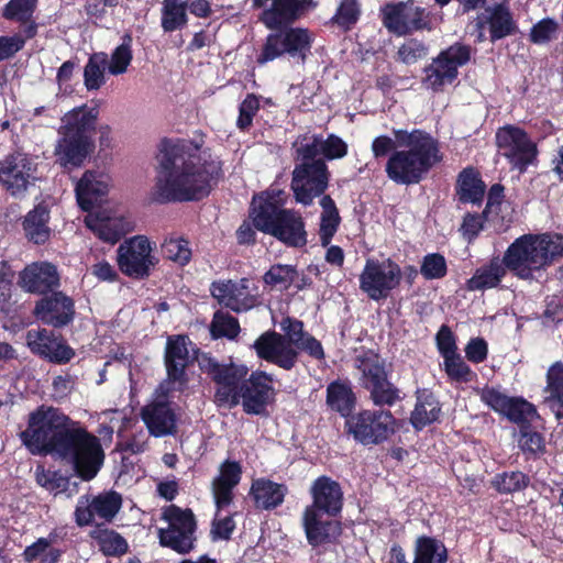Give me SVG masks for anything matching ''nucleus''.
Instances as JSON below:
<instances>
[{"label": "nucleus", "instance_id": "2f4dec72", "mask_svg": "<svg viewBox=\"0 0 563 563\" xmlns=\"http://www.w3.org/2000/svg\"><path fill=\"white\" fill-rule=\"evenodd\" d=\"M273 394V378L265 372H254L241 394L244 410L249 413H261Z\"/></svg>", "mask_w": 563, "mask_h": 563}, {"label": "nucleus", "instance_id": "0e129e2a", "mask_svg": "<svg viewBox=\"0 0 563 563\" xmlns=\"http://www.w3.org/2000/svg\"><path fill=\"white\" fill-rule=\"evenodd\" d=\"M481 400L496 412L501 413L506 405L509 404V396L505 395L498 388L484 387L478 390Z\"/></svg>", "mask_w": 563, "mask_h": 563}, {"label": "nucleus", "instance_id": "c756f323", "mask_svg": "<svg viewBox=\"0 0 563 563\" xmlns=\"http://www.w3.org/2000/svg\"><path fill=\"white\" fill-rule=\"evenodd\" d=\"M242 467L238 462L227 460L219 466V473L211 483L212 497L217 511L230 506L233 490L241 481Z\"/></svg>", "mask_w": 563, "mask_h": 563}, {"label": "nucleus", "instance_id": "a19ab883", "mask_svg": "<svg viewBox=\"0 0 563 563\" xmlns=\"http://www.w3.org/2000/svg\"><path fill=\"white\" fill-rule=\"evenodd\" d=\"M457 194L462 202L478 205L484 198L485 185L476 172L465 169L459 177Z\"/></svg>", "mask_w": 563, "mask_h": 563}, {"label": "nucleus", "instance_id": "39448f33", "mask_svg": "<svg viewBox=\"0 0 563 563\" xmlns=\"http://www.w3.org/2000/svg\"><path fill=\"white\" fill-rule=\"evenodd\" d=\"M98 111L87 106L74 108L62 118L59 139L55 146L56 161L64 168L79 167L93 148V132Z\"/></svg>", "mask_w": 563, "mask_h": 563}, {"label": "nucleus", "instance_id": "bf43d9fd", "mask_svg": "<svg viewBox=\"0 0 563 563\" xmlns=\"http://www.w3.org/2000/svg\"><path fill=\"white\" fill-rule=\"evenodd\" d=\"M559 23L551 18H545L536 23L530 30V41L534 44H545L556 37Z\"/></svg>", "mask_w": 563, "mask_h": 563}, {"label": "nucleus", "instance_id": "412c9836", "mask_svg": "<svg viewBox=\"0 0 563 563\" xmlns=\"http://www.w3.org/2000/svg\"><path fill=\"white\" fill-rule=\"evenodd\" d=\"M190 341L184 335L168 338L165 351L167 379L161 384V390L166 386L181 389L186 384L185 369L189 363Z\"/></svg>", "mask_w": 563, "mask_h": 563}, {"label": "nucleus", "instance_id": "37998d69", "mask_svg": "<svg viewBox=\"0 0 563 563\" xmlns=\"http://www.w3.org/2000/svg\"><path fill=\"white\" fill-rule=\"evenodd\" d=\"M187 23L188 14L183 0H164L162 2L161 25L164 32L181 30Z\"/></svg>", "mask_w": 563, "mask_h": 563}, {"label": "nucleus", "instance_id": "0eeeda50", "mask_svg": "<svg viewBox=\"0 0 563 563\" xmlns=\"http://www.w3.org/2000/svg\"><path fill=\"white\" fill-rule=\"evenodd\" d=\"M200 368L217 384L216 401L220 406L233 407L239 404L244 387L247 367L242 364H219L208 354L198 357Z\"/></svg>", "mask_w": 563, "mask_h": 563}, {"label": "nucleus", "instance_id": "bb28decb", "mask_svg": "<svg viewBox=\"0 0 563 563\" xmlns=\"http://www.w3.org/2000/svg\"><path fill=\"white\" fill-rule=\"evenodd\" d=\"M296 151L301 159H317L323 156L328 159L342 158L346 155V143L336 135L323 139L321 135H305L296 143Z\"/></svg>", "mask_w": 563, "mask_h": 563}, {"label": "nucleus", "instance_id": "774afa93", "mask_svg": "<svg viewBox=\"0 0 563 563\" xmlns=\"http://www.w3.org/2000/svg\"><path fill=\"white\" fill-rule=\"evenodd\" d=\"M118 3L119 0H90L86 5V11L95 22H101L113 13Z\"/></svg>", "mask_w": 563, "mask_h": 563}, {"label": "nucleus", "instance_id": "79ce46f5", "mask_svg": "<svg viewBox=\"0 0 563 563\" xmlns=\"http://www.w3.org/2000/svg\"><path fill=\"white\" fill-rule=\"evenodd\" d=\"M54 538H38L23 551V559L27 563H58L62 550L54 544Z\"/></svg>", "mask_w": 563, "mask_h": 563}, {"label": "nucleus", "instance_id": "aec40b11", "mask_svg": "<svg viewBox=\"0 0 563 563\" xmlns=\"http://www.w3.org/2000/svg\"><path fill=\"white\" fill-rule=\"evenodd\" d=\"M26 344L33 353L57 364L67 363L75 355L74 350L59 335L47 329L27 331Z\"/></svg>", "mask_w": 563, "mask_h": 563}, {"label": "nucleus", "instance_id": "c03bdc74", "mask_svg": "<svg viewBox=\"0 0 563 563\" xmlns=\"http://www.w3.org/2000/svg\"><path fill=\"white\" fill-rule=\"evenodd\" d=\"M440 413V406L432 394L423 393L418 396L415 410L411 413V423L416 429H422L435 421Z\"/></svg>", "mask_w": 563, "mask_h": 563}, {"label": "nucleus", "instance_id": "13d9d810", "mask_svg": "<svg viewBox=\"0 0 563 563\" xmlns=\"http://www.w3.org/2000/svg\"><path fill=\"white\" fill-rule=\"evenodd\" d=\"M493 485L500 493H512L525 488L528 478L521 472L503 473L494 477Z\"/></svg>", "mask_w": 563, "mask_h": 563}, {"label": "nucleus", "instance_id": "1a4fd4ad", "mask_svg": "<svg viewBox=\"0 0 563 563\" xmlns=\"http://www.w3.org/2000/svg\"><path fill=\"white\" fill-rule=\"evenodd\" d=\"M401 279V268L393 260L368 258L360 275V289L369 299L379 301L386 299Z\"/></svg>", "mask_w": 563, "mask_h": 563}, {"label": "nucleus", "instance_id": "3c124183", "mask_svg": "<svg viewBox=\"0 0 563 563\" xmlns=\"http://www.w3.org/2000/svg\"><path fill=\"white\" fill-rule=\"evenodd\" d=\"M501 415L515 423H526L533 420L537 410L532 404L522 398L509 397V404L506 405Z\"/></svg>", "mask_w": 563, "mask_h": 563}, {"label": "nucleus", "instance_id": "dca6fc26", "mask_svg": "<svg viewBox=\"0 0 563 563\" xmlns=\"http://www.w3.org/2000/svg\"><path fill=\"white\" fill-rule=\"evenodd\" d=\"M261 10L260 21L269 30H279L295 22L308 8L311 0H253Z\"/></svg>", "mask_w": 563, "mask_h": 563}, {"label": "nucleus", "instance_id": "f3484780", "mask_svg": "<svg viewBox=\"0 0 563 563\" xmlns=\"http://www.w3.org/2000/svg\"><path fill=\"white\" fill-rule=\"evenodd\" d=\"M173 390L175 389L170 386L161 390L159 386L153 401L142 409V419L148 432L156 438L169 435L176 431V413L168 400L169 393Z\"/></svg>", "mask_w": 563, "mask_h": 563}, {"label": "nucleus", "instance_id": "cd10ccee", "mask_svg": "<svg viewBox=\"0 0 563 563\" xmlns=\"http://www.w3.org/2000/svg\"><path fill=\"white\" fill-rule=\"evenodd\" d=\"M19 284L27 292L45 294L59 285V274L52 263L34 262L20 273Z\"/></svg>", "mask_w": 563, "mask_h": 563}, {"label": "nucleus", "instance_id": "473e14b6", "mask_svg": "<svg viewBox=\"0 0 563 563\" xmlns=\"http://www.w3.org/2000/svg\"><path fill=\"white\" fill-rule=\"evenodd\" d=\"M312 504L306 508H313L328 516H335L342 509L343 494L340 485L327 476L317 478L311 486Z\"/></svg>", "mask_w": 563, "mask_h": 563}, {"label": "nucleus", "instance_id": "20e7f679", "mask_svg": "<svg viewBox=\"0 0 563 563\" xmlns=\"http://www.w3.org/2000/svg\"><path fill=\"white\" fill-rule=\"evenodd\" d=\"M563 257V235L528 233L517 238L503 256L505 266L520 279H533Z\"/></svg>", "mask_w": 563, "mask_h": 563}, {"label": "nucleus", "instance_id": "49530a36", "mask_svg": "<svg viewBox=\"0 0 563 563\" xmlns=\"http://www.w3.org/2000/svg\"><path fill=\"white\" fill-rule=\"evenodd\" d=\"M161 246L164 256L180 266L188 264L191 258L189 243L180 236H167Z\"/></svg>", "mask_w": 563, "mask_h": 563}, {"label": "nucleus", "instance_id": "f257e3e1", "mask_svg": "<svg viewBox=\"0 0 563 563\" xmlns=\"http://www.w3.org/2000/svg\"><path fill=\"white\" fill-rule=\"evenodd\" d=\"M20 437L32 454H52L70 463L84 481L92 479L103 463L99 439L51 406L31 412Z\"/></svg>", "mask_w": 563, "mask_h": 563}, {"label": "nucleus", "instance_id": "603ef678", "mask_svg": "<svg viewBox=\"0 0 563 563\" xmlns=\"http://www.w3.org/2000/svg\"><path fill=\"white\" fill-rule=\"evenodd\" d=\"M443 369L449 379L454 383H470L476 374L464 362L460 354L443 360Z\"/></svg>", "mask_w": 563, "mask_h": 563}, {"label": "nucleus", "instance_id": "4be33fe9", "mask_svg": "<svg viewBox=\"0 0 563 563\" xmlns=\"http://www.w3.org/2000/svg\"><path fill=\"white\" fill-rule=\"evenodd\" d=\"M210 292L220 305L235 312L250 310L256 301L250 290V280L246 278L216 280L210 286Z\"/></svg>", "mask_w": 563, "mask_h": 563}, {"label": "nucleus", "instance_id": "72a5a7b5", "mask_svg": "<svg viewBox=\"0 0 563 563\" xmlns=\"http://www.w3.org/2000/svg\"><path fill=\"white\" fill-rule=\"evenodd\" d=\"M543 404L556 419L563 418V362L553 363L547 372Z\"/></svg>", "mask_w": 563, "mask_h": 563}, {"label": "nucleus", "instance_id": "4468645a", "mask_svg": "<svg viewBox=\"0 0 563 563\" xmlns=\"http://www.w3.org/2000/svg\"><path fill=\"white\" fill-rule=\"evenodd\" d=\"M470 58V47L460 44L450 46L426 67L423 85L433 91L442 90L446 85L453 84L459 68L465 65Z\"/></svg>", "mask_w": 563, "mask_h": 563}, {"label": "nucleus", "instance_id": "6e6552de", "mask_svg": "<svg viewBox=\"0 0 563 563\" xmlns=\"http://www.w3.org/2000/svg\"><path fill=\"white\" fill-rule=\"evenodd\" d=\"M155 250L156 243L148 236L143 234L131 236L117 249V264L128 277L146 278L159 262Z\"/></svg>", "mask_w": 563, "mask_h": 563}, {"label": "nucleus", "instance_id": "ddd939ff", "mask_svg": "<svg viewBox=\"0 0 563 563\" xmlns=\"http://www.w3.org/2000/svg\"><path fill=\"white\" fill-rule=\"evenodd\" d=\"M329 184V173L322 159H302L292 172L291 189L297 202L309 206Z\"/></svg>", "mask_w": 563, "mask_h": 563}, {"label": "nucleus", "instance_id": "052dcab7", "mask_svg": "<svg viewBox=\"0 0 563 563\" xmlns=\"http://www.w3.org/2000/svg\"><path fill=\"white\" fill-rule=\"evenodd\" d=\"M420 273L426 279H439L446 274V261L439 253L427 254L421 262Z\"/></svg>", "mask_w": 563, "mask_h": 563}, {"label": "nucleus", "instance_id": "680f3d73", "mask_svg": "<svg viewBox=\"0 0 563 563\" xmlns=\"http://www.w3.org/2000/svg\"><path fill=\"white\" fill-rule=\"evenodd\" d=\"M36 0H10L3 11V16L9 20L26 22L32 18Z\"/></svg>", "mask_w": 563, "mask_h": 563}, {"label": "nucleus", "instance_id": "a878e982", "mask_svg": "<svg viewBox=\"0 0 563 563\" xmlns=\"http://www.w3.org/2000/svg\"><path fill=\"white\" fill-rule=\"evenodd\" d=\"M34 313L42 322L54 328H62L73 321L75 303L64 292L56 291L38 300Z\"/></svg>", "mask_w": 563, "mask_h": 563}, {"label": "nucleus", "instance_id": "c9c22d12", "mask_svg": "<svg viewBox=\"0 0 563 563\" xmlns=\"http://www.w3.org/2000/svg\"><path fill=\"white\" fill-rule=\"evenodd\" d=\"M321 213L319 221V240L322 246H328L341 223V217L339 213V209L334 202V200L325 195L320 199Z\"/></svg>", "mask_w": 563, "mask_h": 563}, {"label": "nucleus", "instance_id": "393cba45", "mask_svg": "<svg viewBox=\"0 0 563 563\" xmlns=\"http://www.w3.org/2000/svg\"><path fill=\"white\" fill-rule=\"evenodd\" d=\"M85 223L96 236L110 244L117 243L132 230L131 223L128 220L107 209L90 210L85 218Z\"/></svg>", "mask_w": 563, "mask_h": 563}, {"label": "nucleus", "instance_id": "09e8293b", "mask_svg": "<svg viewBox=\"0 0 563 563\" xmlns=\"http://www.w3.org/2000/svg\"><path fill=\"white\" fill-rule=\"evenodd\" d=\"M489 29L493 41L503 38L512 33L515 23L506 7L498 5L494 9L489 19Z\"/></svg>", "mask_w": 563, "mask_h": 563}, {"label": "nucleus", "instance_id": "2eb2a0df", "mask_svg": "<svg viewBox=\"0 0 563 563\" xmlns=\"http://www.w3.org/2000/svg\"><path fill=\"white\" fill-rule=\"evenodd\" d=\"M496 141L501 155L507 158L511 168L519 173L526 172L537 159V144L517 126L507 125L499 129Z\"/></svg>", "mask_w": 563, "mask_h": 563}, {"label": "nucleus", "instance_id": "9b49d317", "mask_svg": "<svg viewBox=\"0 0 563 563\" xmlns=\"http://www.w3.org/2000/svg\"><path fill=\"white\" fill-rule=\"evenodd\" d=\"M162 519L166 528L158 529L159 542L178 553H188L194 548L196 528L194 514L175 505L164 508Z\"/></svg>", "mask_w": 563, "mask_h": 563}, {"label": "nucleus", "instance_id": "338daca9", "mask_svg": "<svg viewBox=\"0 0 563 563\" xmlns=\"http://www.w3.org/2000/svg\"><path fill=\"white\" fill-rule=\"evenodd\" d=\"M426 55V46L416 40L405 42L398 49V57L405 64H413Z\"/></svg>", "mask_w": 563, "mask_h": 563}, {"label": "nucleus", "instance_id": "5701e85b", "mask_svg": "<svg viewBox=\"0 0 563 563\" xmlns=\"http://www.w3.org/2000/svg\"><path fill=\"white\" fill-rule=\"evenodd\" d=\"M121 504V496L114 492L100 494L92 499L81 496L75 511L76 521L79 526H87L97 517L110 520L117 515Z\"/></svg>", "mask_w": 563, "mask_h": 563}, {"label": "nucleus", "instance_id": "b1692460", "mask_svg": "<svg viewBox=\"0 0 563 563\" xmlns=\"http://www.w3.org/2000/svg\"><path fill=\"white\" fill-rule=\"evenodd\" d=\"M254 349L260 358L284 369H291L297 361V352L287 339L276 332H266L255 342Z\"/></svg>", "mask_w": 563, "mask_h": 563}, {"label": "nucleus", "instance_id": "6e6d98bb", "mask_svg": "<svg viewBox=\"0 0 563 563\" xmlns=\"http://www.w3.org/2000/svg\"><path fill=\"white\" fill-rule=\"evenodd\" d=\"M96 538L100 550L106 555H119L128 550V543L124 538L112 530H100Z\"/></svg>", "mask_w": 563, "mask_h": 563}, {"label": "nucleus", "instance_id": "a211bd4d", "mask_svg": "<svg viewBox=\"0 0 563 563\" xmlns=\"http://www.w3.org/2000/svg\"><path fill=\"white\" fill-rule=\"evenodd\" d=\"M36 165L25 154L16 153L0 162V183L12 196H22L35 179Z\"/></svg>", "mask_w": 563, "mask_h": 563}, {"label": "nucleus", "instance_id": "6ab92c4d", "mask_svg": "<svg viewBox=\"0 0 563 563\" xmlns=\"http://www.w3.org/2000/svg\"><path fill=\"white\" fill-rule=\"evenodd\" d=\"M383 16L384 25L398 35L423 29L428 24L424 9L417 7L413 1L387 4Z\"/></svg>", "mask_w": 563, "mask_h": 563}, {"label": "nucleus", "instance_id": "f704fd0d", "mask_svg": "<svg viewBox=\"0 0 563 563\" xmlns=\"http://www.w3.org/2000/svg\"><path fill=\"white\" fill-rule=\"evenodd\" d=\"M286 487L266 478L254 479L250 495L255 506L261 509H272L279 506L285 498Z\"/></svg>", "mask_w": 563, "mask_h": 563}, {"label": "nucleus", "instance_id": "58836bf2", "mask_svg": "<svg viewBox=\"0 0 563 563\" xmlns=\"http://www.w3.org/2000/svg\"><path fill=\"white\" fill-rule=\"evenodd\" d=\"M508 269L503 260H494L488 265L476 269L474 275L467 282V288L472 291L485 290L499 285Z\"/></svg>", "mask_w": 563, "mask_h": 563}, {"label": "nucleus", "instance_id": "5fc2aeb1", "mask_svg": "<svg viewBox=\"0 0 563 563\" xmlns=\"http://www.w3.org/2000/svg\"><path fill=\"white\" fill-rule=\"evenodd\" d=\"M240 331L238 320L223 311H217L213 316L210 332L214 339L228 338L234 339Z\"/></svg>", "mask_w": 563, "mask_h": 563}, {"label": "nucleus", "instance_id": "9d476101", "mask_svg": "<svg viewBox=\"0 0 563 563\" xmlns=\"http://www.w3.org/2000/svg\"><path fill=\"white\" fill-rule=\"evenodd\" d=\"M312 40V34L301 27L272 33L266 37L257 63L265 64L284 55L303 62L310 53Z\"/></svg>", "mask_w": 563, "mask_h": 563}, {"label": "nucleus", "instance_id": "e2e57ef3", "mask_svg": "<svg viewBox=\"0 0 563 563\" xmlns=\"http://www.w3.org/2000/svg\"><path fill=\"white\" fill-rule=\"evenodd\" d=\"M260 109V99L253 93L246 96V98L240 104V113L236 121V125L240 130H247L252 122L253 118L257 113Z\"/></svg>", "mask_w": 563, "mask_h": 563}, {"label": "nucleus", "instance_id": "4c0bfd02", "mask_svg": "<svg viewBox=\"0 0 563 563\" xmlns=\"http://www.w3.org/2000/svg\"><path fill=\"white\" fill-rule=\"evenodd\" d=\"M355 367L361 373L360 384L367 389L387 377L385 364L374 352H365L355 358Z\"/></svg>", "mask_w": 563, "mask_h": 563}, {"label": "nucleus", "instance_id": "f8f14e48", "mask_svg": "<svg viewBox=\"0 0 563 563\" xmlns=\"http://www.w3.org/2000/svg\"><path fill=\"white\" fill-rule=\"evenodd\" d=\"M349 433L362 444H378L387 440L397 428L388 410H363L346 420Z\"/></svg>", "mask_w": 563, "mask_h": 563}, {"label": "nucleus", "instance_id": "69168bd1", "mask_svg": "<svg viewBox=\"0 0 563 563\" xmlns=\"http://www.w3.org/2000/svg\"><path fill=\"white\" fill-rule=\"evenodd\" d=\"M360 15V5L357 0H342L338 9L335 20L338 24L350 27Z\"/></svg>", "mask_w": 563, "mask_h": 563}, {"label": "nucleus", "instance_id": "7c9ffc66", "mask_svg": "<svg viewBox=\"0 0 563 563\" xmlns=\"http://www.w3.org/2000/svg\"><path fill=\"white\" fill-rule=\"evenodd\" d=\"M323 512L306 508L302 515V526L310 545L319 547L331 543L341 534V525L331 519H324Z\"/></svg>", "mask_w": 563, "mask_h": 563}, {"label": "nucleus", "instance_id": "ea45409f", "mask_svg": "<svg viewBox=\"0 0 563 563\" xmlns=\"http://www.w3.org/2000/svg\"><path fill=\"white\" fill-rule=\"evenodd\" d=\"M328 407L346 417L351 413L355 405V395L346 382L335 380L327 387Z\"/></svg>", "mask_w": 563, "mask_h": 563}, {"label": "nucleus", "instance_id": "4d7b16f0", "mask_svg": "<svg viewBox=\"0 0 563 563\" xmlns=\"http://www.w3.org/2000/svg\"><path fill=\"white\" fill-rule=\"evenodd\" d=\"M296 278V269L291 265L277 264L271 267L265 274L264 280L267 285L287 289Z\"/></svg>", "mask_w": 563, "mask_h": 563}, {"label": "nucleus", "instance_id": "c85d7f7f", "mask_svg": "<svg viewBox=\"0 0 563 563\" xmlns=\"http://www.w3.org/2000/svg\"><path fill=\"white\" fill-rule=\"evenodd\" d=\"M110 177L103 172L87 170L76 184V197L82 210L90 211L108 194Z\"/></svg>", "mask_w": 563, "mask_h": 563}, {"label": "nucleus", "instance_id": "8fccbe9b", "mask_svg": "<svg viewBox=\"0 0 563 563\" xmlns=\"http://www.w3.org/2000/svg\"><path fill=\"white\" fill-rule=\"evenodd\" d=\"M132 60V37L129 34L123 36L121 45L115 47L111 54L108 64V70L111 75H121L128 70Z\"/></svg>", "mask_w": 563, "mask_h": 563}, {"label": "nucleus", "instance_id": "7ed1b4c3", "mask_svg": "<svg viewBox=\"0 0 563 563\" xmlns=\"http://www.w3.org/2000/svg\"><path fill=\"white\" fill-rule=\"evenodd\" d=\"M398 147L387 161L386 174L396 184H418L422 177L442 161L438 141L422 130H394Z\"/></svg>", "mask_w": 563, "mask_h": 563}, {"label": "nucleus", "instance_id": "de8ad7c7", "mask_svg": "<svg viewBox=\"0 0 563 563\" xmlns=\"http://www.w3.org/2000/svg\"><path fill=\"white\" fill-rule=\"evenodd\" d=\"M108 56L104 53L92 55L85 66L84 78L88 90H98L104 82V69Z\"/></svg>", "mask_w": 563, "mask_h": 563}, {"label": "nucleus", "instance_id": "864d4df0", "mask_svg": "<svg viewBox=\"0 0 563 563\" xmlns=\"http://www.w3.org/2000/svg\"><path fill=\"white\" fill-rule=\"evenodd\" d=\"M366 390L369 391L371 399L376 406H393L400 399L399 389L388 380V377L375 383Z\"/></svg>", "mask_w": 563, "mask_h": 563}, {"label": "nucleus", "instance_id": "e433bc0d", "mask_svg": "<svg viewBox=\"0 0 563 563\" xmlns=\"http://www.w3.org/2000/svg\"><path fill=\"white\" fill-rule=\"evenodd\" d=\"M49 212L44 206H36L33 210L27 212L23 220V230L25 236L36 243H45L51 234L48 228Z\"/></svg>", "mask_w": 563, "mask_h": 563}, {"label": "nucleus", "instance_id": "f03ea898", "mask_svg": "<svg viewBox=\"0 0 563 563\" xmlns=\"http://www.w3.org/2000/svg\"><path fill=\"white\" fill-rule=\"evenodd\" d=\"M156 158L152 198L161 203L203 198L220 170L218 162L202 161L199 147L186 140H163Z\"/></svg>", "mask_w": 563, "mask_h": 563}, {"label": "nucleus", "instance_id": "a18cd8bd", "mask_svg": "<svg viewBox=\"0 0 563 563\" xmlns=\"http://www.w3.org/2000/svg\"><path fill=\"white\" fill-rule=\"evenodd\" d=\"M444 544L433 538L420 537L416 542L413 563H446Z\"/></svg>", "mask_w": 563, "mask_h": 563}, {"label": "nucleus", "instance_id": "423d86ee", "mask_svg": "<svg viewBox=\"0 0 563 563\" xmlns=\"http://www.w3.org/2000/svg\"><path fill=\"white\" fill-rule=\"evenodd\" d=\"M251 217L254 227L271 234L288 246L302 247L307 243V232L301 216L279 208L268 195L253 198Z\"/></svg>", "mask_w": 563, "mask_h": 563}]
</instances>
